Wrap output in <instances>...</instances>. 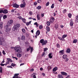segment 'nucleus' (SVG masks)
<instances>
[{"label":"nucleus","instance_id":"nucleus-1","mask_svg":"<svg viewBox=\"0 0 78 78\" xmlns=\"http://www.w3.org/2000/svg\"><path fill=\"white\" fill-rule=\"evenodd\" d=\"M14 49L15 52H17V53H21L22 52V49L19 46H16Z\"/></svg>","mask_w":78,"mask_h":78},{"label":"nucleus","instance_id":"nucleus-2","mask_svg":"<svg viewBox=\"0 0 78 78\" xmlns=\"http://www.w3.org/2000/svg\"><path fill=\"white\" fill-rule=\"evenodd\" d=\"M20 27V24L19 23H16V24H15L12 28L13 31H15L16 30H17Z\"/></svg>","mask_w":78,"mask_h":78},{"label":"nucleus","instance_id":"nucleus-3","mask_svg":"<svg viewBox=\"0 0 78 78\" xmlns=\"http://www.w3.org/2000/svg\"><path fill=\"white\" fill-rule=\"evenodd\" d=\"M40 43L41 44H42V45L43 46L45 45L46 44H47V41H44V39H42L40 40Z\"/></svg>","mask_w":78,"mask_h":78},{"label":"nucleus","instance_id":"nucleus-4","mask_svg":"<svg viewBox=\"0 0 78 78\" xmlns=\"http://www.w3.org/2000/svg\"><path fill=\"white\" fill-rule=\"evenodd\" d=\"M12 23H13V20H10V21L8 22L7 25L6 26V27H8V26H11L12 25Z\"/></svg>","mask_w":78,"mask_h":78},{"label":"nucleus","instance_id":"nucleus-5","mask_svg":"<svg viewBox=\"0 0 78 78\" xmlns=\"http://www.w3.org/2000/svg\"><path fill=\"white\" fill-rule=\"evenodd\" d=\"M4 40L3 37H0V45H3V42Z\"/></svg>","mask_w":78,"mask_h":78},{"label":"nucleus","instance_id":"nucleus-6","mask_svg":"<svg viewBox=\"0 0 78 78\" xmlns=\"http://www.w3.org/2000/svg\"><path fill=\"white\" fill-rule=\"evenodd\" d=\"M23 4H21L20 5L21 8H24V7H25V5H26V4L25 3V2H24V1H23Z\"/></svg>","mask_w":78,"mask_h":78},{"label":"nucleus","instance_id":"nucleus-7","mask_svg":"<svg viewBox=\"0 0 78 78\" xmlns=\"http://www.w3.org/2000/svg\"><path fill=\"white\" fill-rule=\"evenodd\" d=\"M13 7H14V8H17L19 7V5L16 3H15L13 5Z\"/></svg>","mask_w":78,"mask_h":78},{"label":"nucleus","instance_id":"nucleus-8","mask_svg":"<svg viewBox=\"0 0 78 78\" xmlns=\"http://www.w3.org/2000/svg\"><path fill=\"white\" fill-rule=\"evenodd\" d=\"M19 75V74H15L14 75V76L13 77V78H20L19 76H17Z\"/></svg>","mask_w":78,"mask_h":78},{"label":"nucleus","instance_id":"nucleus-9","mask_svg":"<svg viewBox=\"0 0 78 78\" xmlns=\"http://www.w3.org/2000/svg\"><path fill=\"white\" fill-rule=\"evenodd\" d=\"M54 21H55V19H54V18L53 17H52L50 19V21L51 23H53Z\"/></svg>","mask_w":78,"mask_h":78},{"label":"nucleus","instance_id":"nucleus-10","mask_svg":"<svg viewBox=\"0 0 78 78\" xmlns=\"http://www.w3.org/2000/svg\"><path fill=\"white\" fill-rule=\"evenodd\" d=\"M61 73L63 75H65V76H66L67 75V73L65 72H61Z\"/></svg>","mask_w":78,"mask_h":78},{"label":"nucleus","instance_id":"nucleus-11","mask_svg":"<svg viewBox=\"0 0 78 78\" xmlns=\"http://www.w3.org/2000/svg\"><path fill=\"white\" fill-rule=\"evenodd\" d=\"M8 12V10L7 9H5L3 11V13L4 14H7Z\"/></svg>","mask_w":78,"mask_h":78},{"label":"nucleus","instance_id":"nucleus-12","mask_svg":"<svg viewBox=\"0 0 78 78\" xmlns=\"http://www.w3.org/2000/svg\"><path fill=\"white\" fill-rule=\"evenodd\" d=\"M10 30H11V28H9V27H7L5 31L6 32H9Z\"/></svg>","mask_w":78,"mask_h":78},{"label":"nucleus","instance_id":"nucleus-13","mask_svg":"<svg viewBox=\"0 0 78 78\" xmlns=\"http://www.w3.org/2000/svg\"><path fill=\"white\" fill-rule=\"evenodd\" d=\"M39 34H40V31L38 30L36 33V35L37 36H39Z\"/></svg>","mask_w":78,"mask_h":78},{"label":"nucleus","instance_id":"nucleus-14","mask_svg":"<svg viewBox=\"0 0 78 78\" xmlns=\"http://www.w3.org/2000/svg\"><path fill=\"white\" fill-rule=\"evenodd\" d=\"M58 78H64V77H63V76H62V75L61 74H59L58 75Z\"/></svg>","mask_w":78,"mask_h":78},{"label":"nucleus","instance_id":"nucleus-15","mask_svg":"<svg viewBox=\"0 0 78 78\" xmlns=\"http://www.w3.org/2000/svg\"><path fill=\"white\" fill-rule=\"evenodd\" d=\"M57 70H58V67H56L53 69V72H55V71Z\"/></svg>","mask_w":78,"mask_h":78},{"label":"nucleus","instance_id":"nucleus-16","mask_svg":"<svg viewBox=\"0 0 78 78\" xmlns=\"http://www.w3.org/2000/svg\"><path fill=\"white\" fill-rule=\"evenodd\" d=\"M61 55H63L64 53V50H62L59 51Z\"/></svg>","mask_w":78,"mask_h":78},{"label":"nucleus","instance_id":"nucleus-17","mask_svg":"<svg viewBox=\"0 0 78 78\" xmlns=\"http://www.w3.org/2000/svg\"><path fill=\"white\" fill-rule=\"evenodd\" d=\"M21 20H22V21H23L24 23H26V19L25 18H22Z\"/></svg>","mask_w":78,"mask_h":78},{"label":"nucleus","instance_id":"nucleus-18","mask_svg":"<svg viewBox=\"0 0 78 78\" xmlns=\"http://www.w3.org/2000/svg\"><path fill=\"white\" fill-rule=\"evenodd\" d=\"M66 52L68 53H69L70 52V48H68L66 50Z\"/></svg>","mask_w":78,"mask_h":78},{"label":"nucleus","instance_id":"nucleus-19","mask_svg":"<svg viewBox=\"0 0 78 78\" xmlns=\"http://www.w3.org/2000/svg\"><path fill=\"white\" fill-rule=\"evenodd\" d=\"M17 56L18 58H20L22 56V55L18 53L17 54Z\"/></svg>","mask_w":78,"mask_h":78},{"label":"nucleus","instance_id":"nucleus-20","mask_svg":"<svg viewBox=\"0 0 78 78\" xmlns=\"http://www.w3.org/2000/svg\"><path fill=\"white\" fill-rule=\"evenodd\" d=\"M46 29L47 31H50V27H47L46 28Z\"/></svg>","mask_w":78,"mask_h":78},{"label":"nucleus","instance_id":"nucleus-21","mask_svg":"<svg viewBox=\"0 0 78 78\" xmlns=\"http://www.w3.org/2000/svg\"><path fill=\"white\" fill-rule=\"evenodd\" d=\"M55 28H56V29H58V24H56L55 25Z\"/></svg>","mask_w":78,"mask_h":78},{"label":"nucleus","instance_id":"nucleus-22","mask_svg":"<svg viewBox=\"0 0 78 78\" xmlns=\"http://www.w3.org/2000/svg\"><path fill=\"white\" fill-rule=\"evenodd\" d=\"M67 58V55H64L63 56V59H65Z\"/></svg>","mask_w":78,"mask_h":78},{"label":"nucleus","instance_id":"nucleus-23","mask_svg":"<svg viewBox=\"0 0 78 78\" xmlns=\"http://www.w3.org/2000/svg\"><path fill=\"white\" fill-rule=\"evenodd\" d=\"M75 20L76 22H78V15L76 17V18Z\"/></svg>","mask_w":78,"mask_h":78},{"label":"nucleus","instance_id":"nucleus-24","mask_svg":"<svg viewBox=\"0 0 78 78\" xmlns=\"http://www.w3.org/2000/svg\"><path fill=\"white\" fill-rule=\"evenodd\" d=\"M31 21H30L29 22H27L26 23V25L27 26H28L30 24H31Z\"/></svg>","mask_w":78,"mask_h":78},{"label":"nucleus","instance_id":"nucleus-25","mask_svg":"<svg viewBox=\"0 0 78 78\" xmlns=\"http://www.w3.org/2000/svg\"><path fill=\"white\" fill-rule=\"evenodd\" d=\"M48 56H49V57L50 58H52V57H53V56H51V53H50L48 55Z\"/></svg>","mask_w":78,"mask_h":78},{"label":"nucleus","instance_id":"nucleus-26","mask_svg":"<svg viewBox=\"0 0 78 78\" xmlns=\"http://www.w3.org/2000/svg\"><path fill=\"white\" fill-rule=\"evenodd\" d=\"M21 39L22 40H24V39H25V36H22V37L21 38Z\"/></svg>","mask_w":78,"mask_h":78},{"label":"nucleus","instance_id":"nucleus-27","mask_svg":"<svg viewBox=\"0 0 78 78\" xmlns=\"http://www.w3.org/2000/svg\"><path fill=\"white\" fill-rule=\"evenodd\" d=\"M30 49H31L30 53H31V52H32V51H33V47H30Z\"/></svg>","mask_w":78,"mask_h":78},{"label":"nucleus","instance_id":"nucleus-28","mask_svg":"<svg viewBox=\"0 0 78 78\" xmlns=\"http://www.w3.org/2000/svg\"><path fill=\"white\" fill-rule=\"evenodd\" d=\"M68 16L69 17L71 18V17H72V14H71V13H69L68 14Z\"/></svg>","mask_w":78,"mask_h":78},{"label":"nucleus","instance_id":"nucleus-29","mask_svg":"<svg viewBox=\"0 0 78 78\" xmlns=\"http://www.w3.org/2000/svg\"><path fill=\"white\" fill-rule=\"evenodd\" d=\"M77 40L76 39H74L73 41V43H76L77 42Z\"/></svg>","mask_w":78,"mask_h":78},{"label":"nucleus","instance_id":"nucleus-30","mask_svg":"<svg viewBox=\"0 0 78 78\" xmlns=\"http://www.w3.org/2000/svg\"><path fill=\"white\" fill-rule=\"evenodd\" d=\"M37 9H41V6H38V7H37Z\"/></svg>","mask_w":78,"mask_h":78},{"label":"nucleus","instance_id":"nucleus-31","mask_svg":"<svg viewBox=\"0 0 78 78\" xmlns=\"http://www.w3.org/2000/svg\"><path fill=\"white\" fill-rule=\"evenodd\" d=\"M67 37V35H64L62 36V38L64 39V38H65V37Z\"/></svg>","mask_w":78,"mask_h":78},{"label":"nucleus","instance_id":"nucleus-32","mask_svg":"<svg viewBox=\"0 0 78 78\" xmlns=\"http://www.w3.org/2000/svg\"><path fill=\"white\" fill-rule=\"evenodd\" d=\"M37 20H40V17H39V14H38L37 16Z\"/></svg>","mask_w":78,"mask_h":78},{"label":"nucleus","instance_id":"nucleus-33","mask_svg":"<svg viewBox=\"0 0 78 78\" xmlns=\"http://www.w3.org/2000/svg\"><path fill=\"white\" fill-rule=\"evenodd\" d=\"M47 25L48 26H50V23L48 21L47 22Z\"/></svg>","mask_w":78,"mask_h":78},{"label":"nucleus","instance_id":"nucleus-34","mask_svg":"<svg viewBox=\"0 0 78 78\" xmlns=\"http://www.w3.org/2000/svg\"><path fill=\"white\" fill-rule=\"evenodd\" d=\"M70 26H73V22H70Z\"/></svg>","mask_w":78,"mask_h":78},{"label":"nucleus","instance_id":"nucleus-35","mask_svg":"<svg viewBox=\"0 0 78 78\" xmlns=\"http://www.w3.org/2000/svg\"><path fill=\"white\" fill-rule=\"evenodd\" d=\"M7 18V16L6 15H4L3 16V18L4 19H6V18Z\"/></svg>","mask_w":78,"mask_h":78},{"label":"nucleus","instance_id":"nucleus-36","mask_svg":"<svg viewBox=\"0 0 78 78\" xmlns=\"http://www.w3.org/2000/svg\"><path fill=\"white\" fill-rule=\"evenodd\" d=\"M0 27H3V22H1L0 23Z\"/></svg>","mask_w":78,"mask_h":78},{"label":"nucleus","instance_id":"nucleus-37","mask_svg":"<svg viewBox=\"0 0 78 78\" xmlns=\"http://www.w3.org/2000/svg\"><path fill=\"white\" fill-rule=\"evenodd\" d=\"M67 12V10L66 9H64L63 11V13H66Z\"/></svg>","mask_w":78,"mask_h":78},{"label":"nucleus","instance_id":"nucleus-38","mask_svg":"<svg viewBox=\"0 0 78 78\" xmlns=\"http://www.w3.org/2000/svg\"><path fill=\"white\" fill-rule=\"evenodd\" d=\"M51 68L50 66H48V70H50L51 69Z\"/></svg>","mask_w":78,"mask_h":78},{"label":"nucleus","instance_id":"nucleus-39","mask_svg":"<svg viewBox=\"0 0 78 78\" xmlns=\"http://www.w3.org/2000/svg\"><path fill=\"white\" fill-rule=\"evenodd\" d=\"M54 4H52V5L51 6V8L53 9L54 8Z\"/></svg>","mask_w":78,"mask_h":78},{"label":"nucleus","instance_id":"nucleus-40","mask_svg":"<svg viewBox=\"0 0 78 78\" xmlns=\"http://www.w3.org/2000/svg\"><path fill=\"white\" fill-rule=\"evenodd\" d=\"M50 4V3L49 2H48L46 4V6H48L49 5V4Z\"/></svg>","mask_w":78,"mask_h":78},{"label":"nucleus","instance_id":"nucleus-41","mask_svg":"<svg viewBox=\"0 0 78 78\" xmlns=\"http://www.w3.org/2000/svg\"><path fill=\"white\" fill-rule=\"evenodd\" d=\"M2 67H0V72L1 73H2Z\"/></svg>","mask_w":78,"mask_h":78},{"label":"nucleus","instance_id":"nucleus-42","mask_svg":"<svg viewBox=\"0 0 78 78\" xmlns=\"http://www.w3.org/2000/svg\"><path fill=\"white\" fill-rule=\"evenodd\" d=\"M22 31L23 33H25V30L24 29H22Z\"/></svg>","mask_w":78,"mask_h":78},{"label":"nucleus","instance_id":"nucleus-43","mask_svg":"<svg viewBox=\"0 0 78 78\" xmlns=\"http://www.w3.org/2000/svg\"><path fill=\"white\" fill-rule=\"evenodd\" d=\"M48 50V48H44V51H47Z\"/></svg>","mask_w":78,"mask_h":78},{"label":"nucleus","instance_id":"nucleus-44","mask_svg":"<svg viewBox=\"0 0 78 78\" xmlns=\"http://www.w3.org/2000/svg\"><path fill=\"white\" fill-rule=\"evenodd\" d=\"M26 36L27 37H28V36H29V35H30V34L28 33H26Z\"/></svg>","mask_w":78,"mask_h":78},{"label":"nucleus","instance_id":"nucleus-45","mask_svg":"<svg viewBox=\"0 0 78 78\" xmlns=\"http://www.w3.org/2000/svg\"><path fill=\"white\" fill-rule=\"evenodd\" d=\"M29 14H30V15L31 16V15L33 14V12H32L30 11L29 12Z\"/></svg>","mask_w":78,"mask_h":78},{"label":"nucleus","instance_id":"nucleus-46","mask_svg":"<svg viewBox=\"0 0 78 78\" xmlns=\"http://www.w3.org/2000/svg\"><path fill=\"white\" fill-rule=\"evenodd\" d=\"M56 46H57V47H58V48H59V47H60L59 44H56Z\"/></svg>","mask_w":78,"mask_h":78},{"label":"nucleus","instance_id":"nucleus-47","mask_svg":"<svg viewBox=\"0 0 78 78\" xmlns=\"http://www.w3.org/2000/svg\"><path fill=\"white\" fill-rule=\"evenodd\" d=\"M39 28L40 29H42V26L41 25L39 26Z\"/></svg>","mask_w":78,"mask_h":78},{"label":"nucleus","instance_id":"nucleus-48","mask_svg":"<svg viewBox=\"0 0 78 78\" xmlns=\"http://www.w3.org/2000/svg\"><path fill=\"white\" fill-rule=\"evenodd\" d=\"M7 60L9 62H10V60L11 59L10 58H7Z\"/></svg>","mask_w":78,"mask_h":78},{"label":"nucleus","instance_id":"nucleus-49","mask_svg":"<svg viewBox=\"0 0 78 78\" xmlns=\"http://www.w3.org/2000/svg\"><path fill=\"white\" fill-rule=\"evenodd\" d=\"M41 2V0H37V2L39 3Z\"/></svg>","mask_w":78,"mask_h":78},{"label":"nucleus","instance_id":"nucleus-50","mask_svg":"<svg viewBox=\"0 0 78 78\" xmlns=\"http://www.w3.org/2000/svg\"><path fill=\"white\" fill-rule=\"evenodd\" d=\"M2 53L3 54V55H6V53H5V51H4V50L3 51Z\"/></svg>","mask_w":78,"mask_h":78},{"label":"nucleus","instance_id":"nucleus-51","mask_svg":"<svg viewBox=\"0 0 78 78\" xmlns=\"http://www.w3.org/2000/svg\"><path fill=\"white\" fill-rule=\"evenodd\" d=\"M0 13H3V10H0Z\"/></svg>","mask_w":78,"mask_h":78},{"label":"nucleus","instance_id":"nucleus-52","mask_svg":"<svg viewBox=\"0 0 78 78\" xmlns=\"http://www.w3.org/2000/svg\"><path fill=\"white\" fill-rule=\"evenodd\" d=\"M30 50V47L29 48H28V49H27V51H29Z\"/></svg>","mask_w":78,"mask_h":78},{"label":"nucleus","instance_id":"nucleus-53","mask_svg":"<svg viewBox=\"0 0 78 78\" xmlns=\"http://www.w3.org/2000/svg\"><path fill=\"white\" fill-rule=\"evenodd\" d=\"M12 67H14L15 66V64H14V63H12Z\"/></svg>","mask_w":78,"mask_h":78},{"label":"nucleus","instance_id":"nucleus-54","mask_svg":"<svg viewBox=\"0 0 78 78\" xmlns=\"http://www.w3.org/2000/svg\"><path fill=\"white\" fill-rule=\"evenodd\" d=\"M37 2H34V5H37Z\"/></svg>","mask_w":78,"mask_h":78},{"label":"nucleus","instance_id":"nucleus-55","mask_svg":"<svg viewBox=\"0 0 78 78\" xmlns=\"http://www.w3.org/2000/svg\"><path fill=\"white\" fill-rule=\"evenodd\" d=\"M58 38L60 40H62V37H58Z\"/></svg>","mask_w":78,"mask_h":78},{"label":"nucleus","instance_id":"nucleus-56","mask_svg":"<svg viewBox=\"0 0 78 78\" xmlns=\"http://www.w3.org/2000/svg\"><path fill=\"white\" fill-rule=\"evenodd\" d=\"M0 65H1V66H5V64L1 63L0 64Z\"/></svg>","mask_w":78,"mask_h":78},{"label":"nucleus","instance_id":"nucleus-57","mask_svg":"<svg viewBox=\"0 0 78 78\" xmlns=\"http://www.w3.org/2000/svg\"><path fill=\"white\" fill-rule=\"evenodd\" d=\"M65 59H66V62H67L68 61H69V58H66Z\"/></svg>","mask_w":78,"mask_h":78},{"label":"nucleus","instance_id":"nucleus-58","mask_svg":"<svg viewBox=\"0 0 78 78\" xmlns=\"http://www.w3.org/2000/svg\"><path fill=\"white\" fill-rule=\"evenodd\" d=\"M42 75L43 76H44L45 75V73H43L42 74Z\"/></svg>","mask_w":78,"mask_h":78},{"label":"nucleus","instance_id":"nucleus-59","mask_svg":"<svg viewBox=\"0 0 78 78\" xmlns=\"http://www.w3.org/2000/svg\"><path fill=\"white\" fill-rule=\"evenodd\" d=\"M45 52H44L42 54V56H44V55H45Z\"/></svg>","mask_w":78,"mask_h":78},{"label":"nucleus","instance_id":"nucleus-60","mask_svg":"<svg viewBox=\"0 0 78 78\" xmlns=\"http://www.w3.org/2000/svg\"><path fill=\"white\" fill-rule=\"evenodd\" d=\"M33 71H34V69H32L30 70L31 72H33Z\"/></svg>","mask_w":78,"mask_h":78},{"label":"nucleus","instance_id":"nucleus-61","mask_svg":"<svg viewBox=\"0 0 78 78\" xmlns=\"http://www.w3.org/2000/svg\"><path fill=\"white\" fill-rule=\"evenodd\" d=\"M34 74H32L31 75V77H34Z\"/></svg>","mask_w":78,"mask_h":78},{"label":"nucleus","instance_id":"nucleus-62","mask_svg":"<svg viewBox=\"0 0 78 78\" xmlns=\"http://www.w3.org/2000/svg\"><path fill=\"white\" fill-rule=\"evenodd\" d=\"M6 64H9V62H8V61L7 62H6Z\"/></svg>","mask_w":78,"mask_h":78},{"label":"nucleus","instance_id":"nucleus-63","mask_svg":"<svg viewBox=\"0 0 78 78\" xmlns=\"http://www.w3.org/2000/svg\"><path fill=\"white\" fill-rule=\"evenodd\" d=\"M37 24V22H36L34 23V25H36Z\"/></svg>","mask_w":78,"mask_h":78},{"label":"nucleus","instance_id":"nucleus-64","mask_svg":"<svg viewBox=\"0 0 78 78\" xmlns=\"http://www.w3.org/2000/svg\"><path fill=\"white\" fill-rule=\"evenodd\" d=\"M76 5L78 6V1L76 2Z\"/></svg>","mask_w":78,"mask_h":78}]
</instances>
